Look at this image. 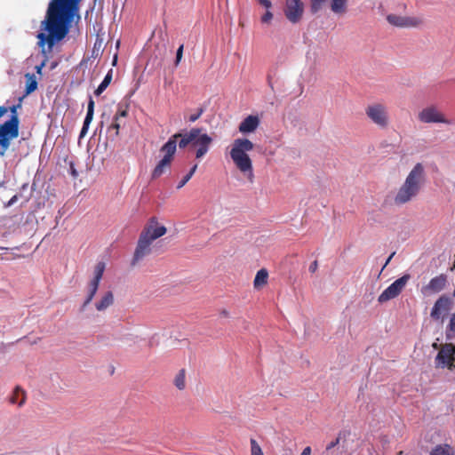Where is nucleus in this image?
<instances>
[{"instance_id":"nucleus-1","label":"nucleus","mask_w":455,"mask_h":455,"mask_svg":"<svg viewBox=\"0 0 455 455\" xmlns=\"http://www.w3.org/2000/svg\"><path fill=\"white\" fill-rule=\"evenodd\" d=\"M82 0H50L44 20L41 22V29L45 33L37 35L40 47L53 45L61 41L69 32L70 25L77 15Z\"/></svg>"},{"instance_id":"nucleus-2","label":"nucleus","mask_w":455,"mask_h":455,"mask_svg":"<svg viewBox=\"0 0 455 455\" xmlns=\"http://www.w3.org/2000/svg\"><path fill=\"white\" fill-rule=\"evenodd\" d=\"M166 231V228L160 225L156 218H151L140 234L131 266L135 267L148 257L153 251V242L164 235Z\"/></svg>"},{"instance_id":"nucleus-3","label":"nucleus","mask_w":455,"mask_h":455,"mask_svg":"<svg viewBox=\"0 0 455 455\" xmlns=\"http://www.w3.org/2000/svg\"><path fill=\"white\" fill-rule=\"evenodd\" d=\"M425 182V168L422 164L418 163L409 172L404 182L398 189L394 203L396 205H403L415 198Z\"/></svg>"},{"instance_id":"nucleus-4","label":"nucleus","mask_w":455,"mask_h":455,"mask_svg":"<svg viewBox=\"0 0 455 455\" xmlns=\"http://www.w3.org/2000/svg\"><path fill=\"white\" fill-rule=\"evenodd\" d=\"M254 144L246 138L234 140L230 148V157L235 167L252 182L254 179L252 161L248 152L251 151Z\"/></svg>"},{"instance_id":"nucleus-5","label":"nucleus","mask_w":455,"mask_h":455,"mask_svg":"<svg viewBox=\"0 0 455 455\" xmlns=\"http://www.w3.org/2000/svg\"><path fill=\"white\" fill-rule=\"evenodd\" d=\"M212 143V138L206 133H201V129L192 128L189 132L183 134L179 141V148H185L188 145L198 146L196 156L203 157L209 150Z\"/></svg>"},{"instance_id":"nucleus-6","label":"nucleus","mask_w":455,"mask_h":455,"mask_svg":"<svg viewBox=\"0 0 455 455\" xmlns=\"http://www.w3.org/2000/svg\"><path fill=\"white\" fill-rule=\"evenodd\" d=\"M19 127L20 124L14 117L0 124V157L5 156L12 140L19 136Z\"/></svg>"},{"instance_id":"nucleus-7","label":"nucleus","mask_w":455,"mask_h":455,"mask_svg":"<svg viewBox=\"0 0 455 455\" xmlns=\"http://www.w3.org/2000/svg\"><path fill=\"white\" fill-rule=\"evenodd\" d=\"M365 114L371 123L381 129H385L389 125L388 108L382 103L368 105L365 108Z\"/></svg>"},{"instance_id":"nucleus-8","label":"nucleus","mask_w":455,"mask_h":455,"mask_svg":"<svg viewBox=\"0 0 455 455\" xmlns=\"http://www.w3.org/2000/svg\"><path fill=\"white\" fill-rule=\"evenodd\" d=\"M435 366L436 369L455 370V346L452 343H445L440 346L435 358Z\"/></svg>"},{"instance_id":"nucleus-9","label":"nucleus","mask_w":455,"mask_h":455,"mask_svg":"<svg viewBox=\"0 0 455 455\" xmlns=\"http://www.w3.org/2000/svg\"><path fill=\"white\" fill-rule=\"evenodd\" d=\"M410 277V275H403L396 279L381 292L378 298V301L384 303L396 298L406 286Z\"/></svg>"},{"instance_id":"nucleus-10","label":"nucleus","mask_w":455,"mask_h":455,"mask_svg":"<svg viewBox=\"0 0 455 455\" xmlns=\"http://www.w3.org/2000/svg\"><path fill=\"white\" fill-rule=\"evenodd\" d=\"M104 270H105V263L98 262L94 267L93 278L91 280V282L88 284L87 297H86L84 304L81 307V311H84L85 309V307L92 302V299L94 298V296L99 289L100 280L103 276Z\"/></svg>"},{"instance_id":"nucleus-11","label":"nucleus","mask_w":455,"mask_h":455,"mask_svg":"<svg viewBox=\"0 0 455 455\" xmlns=\"http://www.w3.org/2000/svg\"><path fill=\"white\" fill-rule=\"evenodd\" d=\"M283 13L292 24L299 23L304 13V4L301 0H285Z\"/></svg>"},{"instance_id":"nucleus-12","label":"nucleus","mask_w":455,"mask_h":455,"mask_svg":"<svg viewBox=\"0 0 455 455\" xmlns=\"http://www.w3.org/2000/svg\"><path fill=\"white\" fill-rule=\"evenodd\" d=\"M419 120L425 124L431 123H441L451 124V122L445 118L443 113H441L438 108L435 106H430L423 108L419 113Z\"/></svg>"},{"instance_id":"nucleus-13","label":"nucleus","mask_w":455,"mask_h":455,"mask_svg":"<svg viewBox=\"0 0 455 455\" xmlns=\"http://www.w3.org/2000/svg\"><path fill=\"white\" fill-rule=\"evenodd\" d=\"M387 20L390 25L397 28H417L423 23V20L420 17L397 14H388Z\"/></svg>"},{"instance_id":"nucleus-14","label":"nucleus","mask_w":455,"mask_h":455,"mask_svg":"<svg viewBox=\"0 0 455 455\" xmlns=\"http://www.w3.org/2000/svg\"><path fill=\"white\" fill-rule=\"evenodd\" d=\"M183 134L184 133H175V134H173L172 136H171L169 138L167 142L164 143L161 147L160 152L164 154V156H163L164 159H167L168 161H170L172 163V161L173 159V156H174V155L176 153V150H177L178 139L180 138V140H181Z\"/></svg>"},{"instance_id":"nucleus-15","label":"nucleus","mask_w":455,"mask_h":455,"mask_svg":"<svg viewBox=\"0 0 455 455\" xmlns=\"http://www.w3.org/2000/svg\"><path fill=\"white\" fill-rule=\"evenodd\" d=\"M451 299L446 296L440 297L432 307L430 315L433 319L438 320L446 314L451 307Z\"/></svg>"},{"instance_id":"nucleus-16","label":"nucleus","mask_w":455,"mask_h":455,"mask_svg":"<svg viewBox=\"0 0 455 455\" xmlns=\"http://www.w3.org/2000/svg\"><path fill=\"white\" fill-rule=\"evenodd\" d=\"M445 284L446 276L444 275H440L432 278L426 286L422 287L421 291L425 295L437 293L444 288Z\"/></svg>"},{"instance_id":"nucleus-17","label":"nucleus","mask_w":455,"mask_h":455,"mask_svg":"<svg viewBox=\"0 0 455 455\" xmlns=\"http://www.w3.org/2000/svg\"><path fill=\"white\" fill-rule=\"evenodd\" d=\"M259 124L260 120L258 116L250 115L240 123L238 130L243 134L251 133L257 130Z\"/></svg>"},{"instance_id":"nucleus-18","label":"nucleus","mask_w":455,"mask_h":455,"mask_svg":"<svg viewBox=\"0 0 455 455\" xmlns=\"http://www.w3.org/2000/svg\"><path fill=\"white\" fill-rule=\"evenodd\" d=\"M93 114H94V100H92V97H90L89 100H88L87 113H86L85 118L84 120L83 127L80 131L79 138H83L86 135L89 126H90V124L92 121Z\"/></svg>"},{"instance_id":"nucleus-19","label":"nucleus","mask_w":455,"mask_h":455,"mask_svg":"<svg viewBox=\"0 0 455 455\" xmlns=\"http://www.w3.org/2000/svg\"><path fill=\"white\" fill-rule=\"evenodd\" d=\"M114 303L113 292L108 291L103 294L101 299L95 303L98 311H104Z\"/></svg>"},{"instance_id":"nucleus-20","label":"nucleus","mask_w":455,"mask_h":455,"mask_svg":"<svg viewBox=\"0 0 455 455\" xmlns=\"http://www.w3.org/2000/svg\"><path fill=\"white\" fill-rule=\"evenodd\" d=\"M171 162L167 159L162 158L152 172V179L161 177L171 167Z\"/></svg>"},{"instance_id":"nucleus-21","label":"nucleus","mask_w":455,"mask_h":455,"mask_svg":"<svg viewBox=\"0 0 455 455\" xmlns=\"http://www.w3.org/2000/svg\"><path fill=\"white\" fill-rule=\"evenodd\" d=\"M25 399L26 395L24 390L20 387H16L12 395L10 397V403L22 406L25 403Z\"/></svg>"},{"instance_id":"nucleus-22","label":"nucleus","mask_w":455,"mask_h":455,"mask_svg":"<svg viewBox=\"0 0 455 455\" xmlns=\"http://www.w3.org/2000/svg\"><path fill=\"white\" fill-rule=\"evenodd\" d=\"M430 455H455V451L450 444H439L432 450Z\"/></svg>"},{"instance_id":"nucleus-23","label":"nucleus","mask_w":455,"mask_h":455,"mask_svg":"<svg viewBox=\"0 0 455 455\" xmlns=\"http://www.w3.org/2000/svg\"><path fill=\"white\" fill-rule=\"evenodd\" d=\"M26 78V89L25 95L32 93L37 88V81L35 74L27 73Z\"/></svg>"},{"instance_id":"nucleus-24","label":"nucleus","mask_w":455,"mask_h":455,"mask_svg":"<svg viewBox=\"0 0 455 455\" xmlns=\"http://www.w3.org/2000/svg\"><path fill=\"white\" fill-rule=\"evenodd\" d=\"M267 277H268L267 271L265 268L259 269L257 272L256 276L254 278V282H253L254 287L256 289H259V288L262 287L263 285H265L267 282Z\"/></svg>"},{"instance_id":"nucleus-25","label":"nucleus","mask_w":455,"mask_h":455,"mask_svg":"<svg viewBox=\"0 0 455 455\" xmlns=\"http://www.w3.org/2000/svg\"><path fill=\"white\" fill-rule=\"evenodd\" d=\"M173 384L179 390L185 389V387H186V371L184 369H180L178 371V373L174 377Z\"/></svg>"},{"instance_id":"nucleus-26","label":"nucleus","mask_w":455,"mask_h":455,"mask_svg":"<svg viewBox=\"0 0 455 455\" xmlns=\"http://www.w3.org/2000/svg\"><path fill=\"white\" fill-rule=\"evenodd\" d=\"M112 72H113L112 69H110L107 73V75L105 76V77L102 80V82L100 84L98 88L94 91V94L96 96H100L108 88V86L110 84V83L112 81Z\"/></svg>"},{"instance_id":"nucleus-27","label":"nucleus","mask_w":455,"mask_h":455,"mask_svg":"<svg viewBox=\"0 0 455 455\" xmlns=\"http://www.w3.org/2000/svg\"><path fill=\"white\" fill-rule=\"evenodd\" d=\"M347 0H331V9L336 14L344 13L347 10Z\"/></svg>"},{"instance_id":"nucleus-28","label":"nucleus","mask_w":455,"mask_h":455,"mask_svg":"<svg viewBox=\"0 0 455 455\" xmlns=\"http://www.w3.org/2000/svg\"><path fill=\"white\" fill-rule=\"evenodd\" d=\"M128 114V105L127 103H119L117 107V112L114 117L116 119L122 120L126 117Z\"/></svg>"},{"instance_id":"nucleus-29","label":"nucleus","mask_w":455,"mask_h":455,"mask_svg":"<svg viewBox=\"0 0 455 455\" xmlns=\"http://www.w3.org/2000/svg\"><path fill=\"white\" fill-rule=\"evenodd\" d=\"M197 169V164H195L191 169L190 171L188 172V173H187L183 179L178 183L177 185V188L180 189L181 188H183L188 182V180L192 178V176L194 175V173L196 172Z\"/></svg>"},{"instance_id":"nucleus-30","label":"nucleus","mask_w":455,"mask_h":455,"mask_svg":"<svg viewBox=\"0 0 455 455\" xmlns=\"http://www.w3.org/2000/svg\"><path fill=\"white\" fill-rule=\"evenodd\" d=\"M251 455H264L262 449L255 439H251Z\"/></svg>"},{"instance_id":"nucleus-31","label":"nucleus","mask_w":455,"mask_h":455,"mask_svg":"<svg viewBox=\"0 0 455 455\" xmlns=\"http://www.w3.org/2000/svg\"><path fill=\"white\" fill-rule=\"evenodd\" d=\"M326 0H311L310 9L312 13L318 12L322 8Z\"/></svg>"},{"instance_id":"nucleus-32","label":"nucleus","mask_w":455,"mask_h":455,"mask_svg":"<svg viewBox=\"0 0 455 455\" xmlns=\"http://www.w3.org/2000/svg\"><path fill=\"white\" fill-rule=\"evenodd\" d=\"M20 107H21L20 104H17V105H13V106L8 108V111L11 112V116L9 118L14 117L17 121V124H20V119H19V116L17 113V109L20 108Z\"/></svg>"},{"instance_id":"nucleus-33","label":"nucleus","mask_w":455,"mask_h":455,"mask_svg":"<svg viewBox=\"0 0 455 455\" xmlns=\"http://www.w3.org/2000/svg\"><path fill=\"white\" fill-rule=\"evenodd\" d=\"M273 13L270 10H267L266 12L261 16L260 20L263 24H269L273 19Z\"/></svg>"},{"instance_id":"nucleus-34","label":"nucleus","mask_w":455,"mask_h":455,"mask_svg":"<svg viewBox=\"0 0 455 455\" xmlns=\"http://www.w3.org/2000/svg\"><path fill=\"white\" fill-rule=\"evenodd\" d=\"M122 120L116 119L114 117L113 122L109 127V129H115L116 130V135L119 134V129L123 125Z\"/></svg>"},{"instance_id":"nucleus-35","label":"nucleus","mask_w":455,"mask_h":455,"mask_svg":"<svg viewBox=\"0 0 455 455\" xmlns=\"http://www.w3.org/2000/svg\"><path fill=\"white\" fill-rule=\"evenodd\" d=\"M182 54H183V44H181L178 50H177V52H176V60H175V65L178 66L181 60V58H182Z\"/></svg>"},{"instance_id":"nucleus-36","label":"nucleus","mask_w":455,"mask_h":455,"mask_svg":"<svg viewBox=\"0 0 455 455\" xmlns=\"http://www.w3.org/2000/svg\"><path fill=\"white\" fill-rule=\"evenodd\" d=\"M204 111V108H199L196 113L189 116V121L192 123L196 122L203 115Z\"/></svg>"},{"instance_id":"nucleus-37","label":"nucleus","mask_w":455,"mask_h":455,"mask_svg":"<svg viewBox=\"0 0 455 455\" xmlns=\"http://www.w3.org/2000/svg\"><path fill=\"white\" fill-rule=\"evenodd\" d=\"M259 4L266 7L267 10H270L272 7V3L270 0H259Z\"/></svg>"},{"instance_id":"nucleus-38","label":"nucleus","mask_w":455,"mask_h":455,"mask_svg":"<svg viewBox=\"0 0 455 455\" xmlns=\"http://www.w3.org/2000/svg\"><path fill=\"white\" fill-rule=\"evenodd\" d=\"M448 327L451 331H455V313L451 315Z\"/></svg>"},{"instance_id":"nucleus-39","label":"nucleus","mask_w":455,"mask_h":455,"mask_svg":"<svg viewBox=\"0 0 455 455\" xmlns=\"http://www.w3.org/2000/svg\"><path fill=\"white\" fill-rule=\"evenodd\" d=\"M339 443V437H337L334 441L331 442L327 447H326V450H331L332 449L333 447H335L336 445H338Z\"/></svg>"},{"instance_id":"nucleus-40","label":"nucleus","mask_w":455,"mask_h":455,"mask_svg":"<svg viewBox=\"0 0 455 455\" xmlns=\"http://www.w3.org/2000/svg\"><path fill=\"white\" fill-rule=\"evenodd\" d=\"M317 267H318L317 260H315V261H313V262L310 264L308 270H309L311 273H315V272L316 271Z\"/></svg>"},{"instance_id":"nucleus-41","label":"nucleus","mask_w":455,"mask_h":455,"mask_svg":"<svg viewBox=\"0 0 455 455\" xmlns=\"http://www.w3.org/2000/svg\"><path fill=\"white\" fill-rule=\"evenodd\" d=\"M8 112V108L5 106H0V117L4 116Z\"/></svg>"},{"instance_id":"nucleus-42","label":"nucleus","mask_w":455,"mask_h":455,"mask_svg":"<svg viewBox=\"0 0 455 455\" xmlns=\"http://www.w3.org/2000/svg\"><path fill=\"white\" fill-rule=\"evenodd\" d=\"M311 454V448L309 446L306 447L300 455H310Z\"/></svg>"},{"instance_id":"nucleus-43","label":"nucleus","mask_w":455,"mask_h":455,"mask_svg":"<svg viewBox=\"0 0 455 455\" xmlns=\"http://www.w3.org/2000/svg\"><path fill=\"white\" fill-rule=\"evenodd\" d=\"M17 199H18L17 196H13L10 199V201L8 202L7 206H11V205H12V204L17 201Z\"/></svg>"},{"instance_id":"nucleus-44","label":"nucleus","mask_w":455,"mask_h":455,"mask_svg":"<svg viewBox=\"0 0 455 455\" xmlns=\"http://www.w3.org/2000/svg\"><path fill=\"white\" fill-rule=\"evenodd\" d=\"M394 255H395V252H393V253L388 257V259H387V261H386V263H385V265H384V267H385L389 263V261L391 260V259L393 258V256H394Z\"/></svg>"},{"instance_id":"nucleus-45","label":"nucleus","mask_w":455,"mask_h":455,"mask_svg":"<svg viewBox=\"0 0 455 455\" xmlns=\"http://www.w3.org/2000/svg\"><path fill=\"white\" fill-rule=\"evenodd\" d=\"M44 64H41L40 66H36V72L37 73H41V70H42V68H43Z\"/></svg>"},{"instance_id":"nucleus-46","label":"nucleus","mask_w":455,"mask_h":455,"mask_svg":"<svg viewBox=\"0 0 455 455\" xmlns=\"http://www.w3.org/2000/svg\"><path fill=\"white\" fill-rule=\"evenodd\" d=\"M432 347L435 349H440V347H439V345L436 342L433 343Z\"/></svg>"},{"instance_id":"nucleus-47","label":"nucleus","mask_w":455,"mask_h":455,"mask_svg":"<svg viewBox=\"0 0 455 455\" xmlns=\"http://www.w3.org/2000/svg\"><path fill=\"white\" fill-rule=\"evenodd\" d=\"M223 315H228V313L226 311H223Z\"/></svg>"}]
</instances>
